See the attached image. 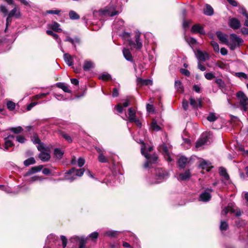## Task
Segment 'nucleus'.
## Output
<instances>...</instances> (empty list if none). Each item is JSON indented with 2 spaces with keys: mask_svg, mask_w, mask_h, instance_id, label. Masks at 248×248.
<instances>
[{
  "mask_svg": "<svg viewBox=\"0 0 248 248\" xmlns=\"http://www.w3.org/2000/svg\"><path fill=\"white\" fill-rule=\"evenodd\" d=\"M243 42V40L242 38L239 37L236 34L232 33L230 36V41L228 42L227 44L231 49L234 50L237 47L240 46Z\"/></svg>",
  "mask_w": 248,
  "mask_h": 248,
  "instance_id": "obj_1",
  "label": "nucleus"
},
{
  "mask_svg": "<svg viewBox=\"0 0 248 248\" xmlns=\"http://www.w3.org/2000/svg\"><path fill=\"white\" fill-rule=\"evenodd\" d=\"M155 171V180L151 182V184L159 183L168 177V173L162 169H156Z\"/></svg>",
  "mask_w": 248,
  "mask_h": 248,
  "instance_id": "obj_2",
  "label": "nucleus"
},
{
  "mask_svg": "<svg viewBox=\"0 0 248 248\" xmlns=\"http://www.w3.org/2000/svg\"><path fill=\"white\" fill-rule=\"evenodd\" d=\"M236 96L239 102L241 109L244 111H246L248 109V98L241 91L237 93Z\"/></svg>",
  "mask_w": 248,
  "mask_h": 248,
  "instance_id": "obj_3",
  "label": "nucleus"
},
{
  "mask_svg": "<svg viewBox=\"0 0 248 248\" xmlns=\"http://www.w3.org/2000/svg\"><path fill=\"white\" fill-rule=\"evenodd\" d=\"M37 148L40 151L39 158L44 162L48 161L50 158V155L46 146L44 144H40L38 145Z\"/></svg>",
  "mask_w": 248,
  "mask_h": 248,
  "instance_id": "obj_4",
  "label": "nucleus"
},
{
  "mask_svg": "<svg viewBox=\"0 0 248 248\" xmlns=\"http://www.w3.org/2000/svg\"><path fill=\"white\" fill-rule=\"evenodd\" d=\"M235 214L236 217L241 215L240 210L238 209L233 203H229L227 207H225L221 212V215L225 216L228 213Z\"/></svg>",
  "mask_w": 248,
  "mask_h": 248,
  "instance_id": "obj_5",
  "label": "nucleus"
},
{
  "mask_svg": "<svg viewBox=\"0 0 248 248\" xmlns=\"http://www.w3.org/2000/svg\"><path fill=\"white\" fill-rule=\"evenodd\" d=\"M141 153L147 159V161L144 164V168L146 169L151 167L153 163H155L157 159L156 155H149L145 153V149L143 146L141 148Z\"/></svg>",
  "mask_w": 248,
  "mask_h": 248,
  "instance_id": "obj_6",
  "label": "nucleus"
},
{
  "mask_svg": "<svg viewBox=\"0 0 248 248\" xmlns=\"http://www.w3.org/2000/svg\"><path fill=\"white\" fill-rule=\"evenodd\" d=\"M100 16H113L118 14V11H116L115 7L111 5L106 7L104 9L99 11Z\"/></svg>",
  "mask_w": 248,
  "mask_h": 248,
  "instance_id": "obj_7",
  "label": "nucleus"
},
{
  "mask_svg": "<svg viewBox=\"0 0 248 248\" xmlns=\"http://www.w3.org/2000/svg\"><path fill=\"white\" fill-rule=\"evenodd\" d=\"M59 242L57 237L53 234H50L47 236L44 248H53Z\"/></svg>",
  "mask_w": 248,
  "mask_h": 248,
  "instance_id": "obj_8",
  "label": "nucleus"
},
{
  "mask_svg": "<svg viewBox=\"0 0 248 248\" xmlns=\"http://www.w3.org/2000/svg\"><path fill=\"white\" fill-rule=\"evenodd\" d=\"M195 54L198 60L200 61H205L209 58V55L206 52L199 49L197 50Z\"/></svg>",
  "mask_w": 248,
  "mask_h": 248,
  "instance_id": "obj_9",
  "label": "nucleus"
},
{
  "mask_svg": "<svg viewBox=\"0 0 248 248\" xmlns=\"http://www.w3.org/2000/svg\"><path fill=\"white\" fill-rule=\"evenodd\" d=\"M135 42L132 41V46H130L131 47H134L137 49L140 50L142 47V43L140 39V34L137 33L135 36Z\"/></svg>",
  "mask_w": 248,
  "mask_h": 248,
  "instance_id": "obj_10",
  "label": "nucleus"
},
{
  "mask_svg": "<svg viewBox=\"0 0 248 248\" xmlns=\"http://www.w3.org/2000/svg\"><path fill=\"white\" fill-rule=\"evenodd\" d=\"M229 26L233 30H237L240 28L241 23L239 20L235 17H232L229 19Z\"/></svg>",
  "mask_w": 248,
  "mask_h": 248,
  "instance_id": "obj_11",
  "label": "nucleus"
},
{
  "mask_svg": "<svg viewBox=\"0 0 248 248\" xmlns=\"http://www.w3.org/2000/svg\"><path fill=\"white\" fill-rule=\"evenodd\" d=\"M209 136L207 134H203L201 138L196 142V147L199 148L207 144L209 141Z\"/></svg>",
  "mask_w": 248,
  "mask_h": 248,
  "instance_id": "obj_12",
  "label": "nucleus"
},
{
  "mask_svg": "<svg viewBox=\"0 0 248 248\" xmlns=\"http://www.w3.org/2000/svg\"><path fill=\"white\" fill-rule=\"evenodd\" d=\"M192 33H199L201 35H204L205 31L202 26L199 24L194 25L191 29Z\"/></svg>",
  "mask_w": 248,
  "mask_h": 248,
  "instance_id": "obj_13",
  "label": "nucleus"
},
{
  "mask_svg": "<svg viewBox=\"0 0 248 248\" xmlns=\"http://www.w3.org/2000/svg\"><path fill=\"white\" fill-rule=\"evenodd\" d=\"M96 150L99 153L98 161L101 163H107L108 162V159L104 155V150L99 147H96Z\"/></svg>",
  "mask_w": 248,
  "mask_h": 248,
  "instance_id": "obj_14",
  "label": "nucleus"
},
{
  "mask_svg": "<svg viewBox=\"0 0 248 248\" xmlns=\"http://www.w3.org/2000/svg\"><path fill=\"white\" fill-rule=\"evenodd\" d=\"M84 172V169H76L73 168L69 170L66 174H75L77 176H81Z\"/></svg>",
  "mask_w": 248,
  "mask_h": 248,
  "instance_id": "obj_15",
  "label": "nucleus"
},
{
  "mask_svg": "<svg viewBox=\"0 0 248 248\" xmlns=\"http://www.w3.org/2000/svg\"><path fill=\"white\" fill-rule=\"evenodd\" d=\"M15 137L14 136L10 135L4 138V148L5 150H8L9 147H12L14 145L12 140H13L14 139Z\"/></svg>",
  "mask_w": 248,
  "mask_h": 248,
  "instance_id": "obj_16",
  "label": "nucleus"
},
{
  "mask_svg": "<svg viewBox=\"0 0 248 248\" xmlns=\"http://www.w3.org/2000/svg\"><path fill=\"white\" fill-rule=\"evenodd\" d=\"M211 194L209 192H208L207 190H205L204 192L200 194L199 197V201L203 202H207L211 199Z\"/></svg>",
  "mask_w": 248,
  "mask_h": 248,
  "instance_id": "obj_17",
  "label": "nucleus"
},
{
  "mask_svg": "<svg viewBox=\"0 0 248 248\" xmlns=\"http://www.w3.org/2000/svg\"><path fill=\"white\" fill-rule=\"evenodd\" d=\"M189 101L190 105L194 108L202 107V101L201 99H198L197 101L193 97H191L189 98Z\"/></svg>",
  "mask_w": 248,
  "mask_h": 248,
  "instance_id": "obj_18",
  "label": "nucleus"
},
{
  "mask_svg": "<svg viewBox=\"0 0 248 248\" xmlns=\"http://www.w3.org/2000/svg\"><path fill=\"white\" fill-rule=\"evenodd\" d=\"M69 67H71L75 72L79 73L82 70V66L80 63H67Z\"/></svg>",
  "mask_w": 248,
  "mask_h": 248,
  "instance_id": "obj_19",
  "label": "nucleus"
},
{
  "mask_svg": "<svg viewBox=\"0 0 248 248\" xmlns=\"http://www.w3.org/2000/svg\"><path fill=\"white\" fill-rule=\"evenodd\" d=\"M137 84L140 86L152 85L153 84L152 80L143 79L140 78H137Z\"/></svg>",
  "mask_w": 248,
  "mask_h": 248,
  "instance_id": "obj_20",
  "label": "nucleus"
},
{
  "mask_svg": "<svg viewBox=\"0 0 248 248\" xmlns=\"http://www.w3.org/2000/svg\"><path fill=\"white\" fill-rule=\"evenodd\" d=\"M216 34L217 38L222 43L227 45L228 44L227 35L223 33L221 31H217Z\"/></svg>",
  "mask_w": 248,
  "mask_h": 248,
  "instance_id": "obj_21",
  "label": "nucleus"
},
{
  "mask_svg": "<svg viewBox=\"0 0 248 248\" xmlns=\"http://www.w3.org/2000/svg\"><path fill=\"white\" fill-rule=\"evenodd\" d=\"M191 176V173L189 170L185 171L184 173L179 174L178 179L179 180L185 181L188 180Z\"/></svg>",
  "mask_w": 248,
  "mask_h": 248,
  "instance_id": "obj_22",
  "label": "nucleus"
},
{
  "mask_svg": "<svg viewBox=\"0 0 248 248\" xmlns=\"http://www.w3.org/2000/svg\"><path fill=\"white\" fill-rule=\"evenodd\" d=\"M121 37L125 41H127L129 46H132V40L131 38L130 33L127 32H124L121 35Z\"/></svg>",
  "mask_w": 248,
  "mask_h": 248,
  "instance_id": "obj_23",
  "label": "nucleus"
},
{
  "mask_svg": "<svg viewBox=\"0 0 248 248\" xmlns=\"http://www.w3.org/2000/svg\"><path fill=\"white\" fill-rule=\"evenodd\" d=\"M43 167L42 165L33 167L26 173L25 176H28L32 173L40 171L43 169Z\"/></svg>",
  "mask_w": 248,
  "mask_h": 248,
  "instance_id": "obj_24",
  "label": "nucleus"
},
{
  "mask_svg": "<svg viewBox=\"0 0 248 248\" xmlns=\"http://www.w3.org/2000/svg\"><path fill=\"white\" fill-rule=\"evenodd\" d=\"M219 174L224 177V180L229 182L230 177L228 173L227 172L226 170L223 167H220L219 169Z\"/></svg>",
  "mask_w": 248,
  "mask_h": 248,
  "instance_id": "obj_25",
  "label": "nucleus"
},
{
  "mask_svg": "<svg viewBox=\"0 0 248 248\" xmlns=\"http://www.w3.org/2000/svg\"><path fill=\"white\" fill-rule=\"evenodd\" d=\"M49 27L54 31L60 32L62 31L60 28V25L56 21L52 22L51 24L49 25Z\"/></svg>",
  "mask_w": 248,
  "mask_h": 248,
  "instance_id": "obj_26",
  "label": "nucleus"
},
{
  "mask_svg": "<svg viewBox=\"0 0 248 248\" xmlns=\"http://www.w3.org/2000/svg\"><path fill=\"white\" fill-rule=\"evenodd\" d=\"M9 16L15 17L16 18H18L20 17V13L19 10L16 7H15L13 9L10 11L8 14Z\"/></svg>",
  "mask_w": 248,
  "mask_h": 248,
  "instance_id": "obj_27",
  "label": "nucleus"
},
{
  "mask_svg": "<svg viewBox=\"0 0 248 248\" xmlns=\"http://www.w3.org/2000/svg\"><path fill=\"white\" fill-rule=\"evenodd\" d=\"M136 112L132 108H128V120L130 122H133V120L136 119Z\"/></svg>",
  "mask_w": 248,
  "mask_h": 248,
  "instance_id": "obj_28",
  "label": "nucleus"
},
{
  "mask_svg": "<svg viewBox=\"0 0 248 248\" xmlns=\"http://www.w3.org/2000/svg\"><path fill=\"white\" fill-rule=\"evenodd\" d=\"M138 65H137L135 63L134 64V69L136 74L138 75H140L141 74L143 71V69L144 68L143 66L144 63H138Z\"/></svg>",
  "mask_w": 248,
  "mask_h": 248,
  "instance_id": "obj_29",
  "label": "nucleus"
},
{
  "mask_svg": "<svg viewBox=\"0 0 248 248\" xmlns=\"http://www.w3.org/2000/svg\"><path fill=\"white\" fill-rule=\"evenodd\" d=\"M124 22L122 19L115 20L113 24L112 28L113 30H119L122 27L124 26Z\"/></svg>",
  "mask_w": 248,
  "mask_h": 248,
  "instance_id": "obj_30",
  "label": "nucleus"
},
{
  "mask_svg": "<svg viewBox=\"0 0 248 248\" xmlns=\"http://www.w3.org/2000/svg\"><path fill=\"white\" fill-rule=\"evenodd\" d=\"M210 163L205 160H202L199 166L203 170H206L207 171H209L210 170Z\"/></svg>",
  "mask_w": 248,
  "mask_h": 248,
  "instance_id": "obj_31",
  "label": "nucleus"
},
{
  "mask_svg": "<svg viewBox=\"0 0 248 248\" xmlns=\"http://www.w3.org/2000/svg\"><path fill=\"white\" fill-rule=\"evenodd\" d=\"M123 53L124 57L128 61H131L132 60V57L130 50L127 48H124Z\"/></svg>",
  "mask_w": 248,
  "mask_h": 248,
  "instance_id": "obj_32",
  "label": "nucleus"
},
{
  "mask_svg": "<svg viewBox=\"0 0 248 248\" xmlns=\"http://www.w3.org/2000/svg\"><path fill=\"white\" fill-rule=\"evenodd\" d=\"M187 162V158L183 156L180 157L178 161L179 166L181 168H185Z\"/></svg>",
  "mask_w": 248,
  "mask_h": 248,
  "instance_id": "obj_33",
  "label": "nucleus"
},
{
  "mask_svg": "<svg viewBox=\"0 0 248 248\" xmlns=\"http://www.w3.org/2000/svg\"><path fill=\"white\" fill-rule=\"evenodd\" d=\"M57 87L62 89L64 92L70 93L71 90L69 89L68 86L64 83H56Z\"/></svg>",
  "mask_w": 248,
  "mask_h": 248,
  "instance_id": "obj_34",
  "label": "nucleus"
},
{
  "mask_svg": "<svg viewBox=\"0 0 248 248\" xmlns=\"http://www.w3.org/2000/svg\"><path fill=\"white\" fill-rule=\"evenodd\" d=\"M218 118V115L214 112H210L207 117V120L210 122H214L216 121Z\"/></svg>",
  "mask_w": 248,
  "mask_h": 248,
  "instance_id": "obj_35",
  "label": "nucleus"
},
{
  "mask_svg": "<svg viewBox=\"0 0 248 248\" xmlns=\"http://www.w3.org/2000/svg\"><path fill=\"white\" fill-rule=\"evenodd\" d=\"M120 232L113 230H108L105 232L104 233L105 236H107L110 237H116Z\"/></svg>",
  "mask_w": 248,
  "mask_h": 248,
  "instance_id": "obj_36",
  "label": "nucleus"
},
{
  "mask_svg": "<svg viewBox=\"0 0 248 248\" xmlns=\"http://www.w3.org/2000/svg\"><path fill=\"white\" fill-rule=\"evenodd\" d=\"M204 14L207 16H211L214 14L213 8L209 5L207 4L204 9Z\"/></svg>",
  "mask_w": 248,
  "mask_h": 248,
  "instance_id": "obj_37",
  "label": "nucleus"
},
{
  "mask_svg": "<svg viewBox=\"0 0 248 248\" xmlns=\"http://www.w3.org/2000/svg\"><path fill=\"white\" fill-rule=\"evenodd\" d=\"M46 33L48 35L53 36V37L57 41V42L60 45L61 43V40L59 37V35L54 33L52 31L47 30Z\"/></svg>",
  "mask_w": 248,
  "mask_h": 248,
  "instance_id": "obj_38",
  "label": "nucleus"
},
{
  "mask_svg": "<svg viewBox=\"0 0 248 248\" xmlns=\"http://www.w3.org/2000/svg\"><path fill=\"white\" fill-rule=\"evenodd\" d=\"M69 16L72 20H77L80 18V16L75 11L73 10L69 11Z\"/></svg>",
  "mask_w": 248,
  "mask_h": 248,
  "instance_id": "obj_39",
  "label": "nucleus"
},
{
  "mask_svg": "<svg viewBox=\"0 0 248 248\" xmlns=\"http://www.w3.org/2000/svg\"><path fill=\"white\" fill-rule=\"evenodd\" d=\"M175 88L177 90V91L182 93L184 91V88L183 85L181 81L179 80H176L175 82Z\"/></svg>",
  "mask_w": 248,
  "mask_h": 248,
  "instance_id": "obj_40",
  "label": "nucleus"
},
{
  "mask_svg": "<svg viewBox=\"0 0 248 248\" xmlns=\"http://www.w3.org/2000/svg\"><path fill=\"white\" fill-rule=\"evenodd\" d=\"M54 155L57 158L60 159L63 155V152L59 148H56L54 150Z\"/></svg>",
  "mask_w": 248,
  "mask_h": 248,
  "instance_id": "obj_41",
  "label": "nucleus"
},
{
  "mask_svg": "<svg viewBox=\"0 0 248 248\" xmlns=\"http://www.w3.org/2000/svg\"><path fill=\"white\" fill-rule=\"evenodd\" d=\"M99 78L102 80L108 81V80L111 79V77L110 75L108 73L102 74L99 76Z\"/></svg>",
  "mask_w": 248,
  "mask_h": 248,
  "instance_id": "obj_42",
  "label": "nucleus"
},
{
  "mask_svg": "<svg viewBox=\"0 0 248 248\" xmlns=\"http://www.w3.org/2000/svg\"><path fill=\"white\" fill-rule=\"evenodd\" d=\"M9 130L15 134H17L21 133L23 130V129L21 126H17L16 127H11Z\"/></svg>",
  "mask_w": 248,
  "mask_h": 248,
  "instance_id": "obj_43",
  "label": "nucleus"
},
{
  "mask_svg": "<svg viewBox=\"0 0 248 248\" xmlns=\"http://www.w3.org/2000/svg\"><path fill=\"white\" fill-rule=\"evenodd\" d=\"M35 160L33 157H30L24 161V164L25 166H29L30 165L34 164Z\"/></svg>",
  "mask_w": 248,
  "mask_h": 248,
  "instance_id": "obj_44",
  "label": "nucleus"
},
{
  "mask_svg": "<svg viewBox=\"0 0 248 248\" xmlns=\"http://www.w3.org/2000/svg\"><path fill=\"white\" fill-rule=\"evenodd\" d=\"M63 58L65 62H72L74 61V57L71 56L68 53L64 54Z\"/></svg>",
  "mask_w": 248,
  "mask_h": 248,
  "instance_id": "obj_45",
  "label": "nucleus"
},
{
  "mask_svg": "<svg viewBox=\"0 0 248 248\" xmlns=\"http://www.w3.org/2000/svg\"><path fill=\"white\" fill-rule=\"evenodd\" d=\"M7 107L9 110L12 111L15 109L16 104L14 102L9 101L7 103Z\"/></svg>",
  "mask_w": 248,
  "mask_h": 248,
  "instance_id": "obj_46",
  "label": "nucleus"
},
{
  "mask_svg": "<svg viewBox=\"0 0 248 248\" xmlns=\"http://www.w3.org/2000/svg\"><path fill=\"white\" fill-rule=\"evenodd\" d=\"M93 67V63H85L83 66V69L84 71H89Z\"/></svg>",
  "mask_w": 248,
  "mask_h": 248,
  "instance_id": "obj_47",
  "label": "nucleus"
},
{
  "mask_svg": "<svg viewBox=\"0 0 248 248\" xmlns=\"http://www.w3.org/2000/svg\"><path fill=\"white\" fill-rule=\"evenodd\" d=\"M228 228V223L224 221H221L220 222V229L221 231H226Z\"/></svg>",
  "mask_w": 248,
  "mask_h": 248,
  "instance_id": "obj_48",
  "label": "nucleus"
},
{
  "mask_svg": "<svg viewBox=\"0 0 248 248\" xmlns=\"http://www.w3.org/2000/svg\"><path fill=\"white\" fill-rule=\"evenodd\" d=\"M152 129L155 131H158L160 129V126L157 124L156 122L153 121L151 124Z\"/></svg>",
  "mask_w": 248,
  "mask_h": 248,
  "instance_id": "obj_49",
  "label": "nucleus"
},
{
  "mask_svg": "<svg viewBox=\"0 0 248 248\" xmlns=\"http://www.w3.org/2000/svg\"><path fill=\"white\" fill-rule=\"evenodd\" d=\"M211 44L212 46H213L214 50L216 52H218L219 51V45H218V44L215 41H212L211 42Z\"/></svg>",
  "mask_w": 248,
  "mask_h": 248,
  "instance_id": "obj_50",
  "label": "nucleus"
},
{
  "mask_svg": "<svg viewBox=\"0 0 248 248\" xmlns=\"http://www.w3.org/2000/svg\"><path fill=\"white\" fill-rule=\"evenodd\" d=\"M235 75L241 79L247 78V75L243 72L235 73Z\"/></svg>",
  "mask_w": 248,
  "mask_h": 248,
  "instance_id": "obj_51",
  "label": "nucleus"
},
{
  "mask_svg": "<svg viewBox=\"0 0 248 248\" xmlns=\"http://www.w3.org/2000/svg\"><path fill=\"white\" fill-rule=\"evenodd\" d=\"M49 94V93H40L34 96V98L36 99H39L45 97L46 96H47L48 94Z\"/></svg>",
  "mask_w": 248,
  "mask_h": 248,
  "instance_id": "obj_52",
  "label": "nucleus"
},
{
  "mask_svg": "<svg viewBox=\"0 0 248 248\" xmlns=\"http://www.w3.org/2000/svg\"><path fill=\"white\" fill-rule=\"evenodd\" d=\"M16 141L20 143H23L26 141V139L23 136H17L16 137Z\"/></svg>",
  "mask_w": 248,
  "mask_h": 248,
  "instance_id": "obj_53",
  "label": "nucleus"
},
{
  "mask_svg": "<svg viewBox=\"0 0 248 248\" xmlns=\"http://www.w3.org/2000/svg\"><path fill=\"white\" fill-rule=\"evenodd\" d=\"M215 82L220 87L223 88L224 87V85H225L224 82L221 79H220V78L216 79L215 80Z\"/></svg>",
  "mask_w": 248,
  "mask_h": 248,
  "instance_id": "obj_54",
  "label": "nucleus"
},
{
  "mask_svg": "<svg viewBox=\"0 0 248 248\" xmlns=\"http://www.w3.org/2000/svg\"><path fill=\"white\" fill-rule=\"evenodd\" d=\"M62 136L63 138H64L68 142H72V139L71 137L66 133H62Z\"/></svg>",
  "mask_w": 248,
  "mask_h": 248,
  "instance_id": "obj_55",
  "label": "nucleus"
},
{
  "mask_svg": "<svg viewBox=\"0 0 248 248\" xmlns=\"http://www.w3.org/2000/svg\"><path fill=\"white\" fill-rule=\"evenodd\" d=\"M61 10H47L46 11V14H54V15H59L61 13Z\"/></svg>",
  "mask_w": 248,
  "mask_h": 248,
  "instance_id": "obj_56",
  "label": "nucleus"
},
{
  "mask_svg": "<svg viewBox=\"0 0 248 248\" xmlns=\"http://www.w3.org/2000/svg\"><path fill=\"white\" fill-rule=\"evenodd\" d=\"M0 188H1L2 190L5 191L8 193H12L11 189L9 187L5 186L2 185H0Z\"/></svg>",
  "mask_w": 248,
  "mask_h": 248,
  "instance_id": "obj_57",
  "label": "nucleus"
},
{
  "mask_svg": "<svg viewBox=\"0 0 248 248\" xmlns=\"http://www.w3.org/2000/svg\"><path fill=\"white\" fill-rule=\"evenodd\" d=\"M0 11L2 13L4 16L8 15V11L6 7L4 5H1L0 6Z\"/></svg>",
  "mask_w": 248,
  "mask_h": 248,
  "instance_id": "obj_58",
  "label": "nucleus"
},
{
  "mask_svg": "<svg viewBox=\"0 0 248 248\" xmlns=\"http://www.w3.org/2000/svg\"><path fill=\"white\" fill-rule=\"evenodd\" d=\"M162 152L164 153V155H165L167 156H169V153L168 148L164 144H163V145H162ZM168 157H169V158H170L169 156H168Z\"/></svg>",
  "mask_w": 248,
  "mask_h": 248,
  "instance_id": "obj_59",
  "label": "nucleus"
},
{
  "mask_svg": "<svg viewBox=\"0 0 248 248\" xmlns=\"http://www.w3.org/2000/svg\"><path fill=\"white\" fill-rule=\"evenodd\" d=\"M86 240L83 238H81L79 241V248H85V244Z\"/></svg>",
  "mask_w": 248,
  "mask_h": 248,
  "instance_id": "obj_60",
  "label": "nucleus"
},
{
  "mask_svg": "<svg viewBox=\"0 0 248 248\" xmlns=\"http://www.w3.org/2000/svg\"><path fill=\"white\" fill-rule=\"evenodd\" d=\"M205 77L208 80H211L215 78V76L212 73H207L205 74Z\"/></svg>",
  "mask_w": 248,
  "mask_h": 248,
  "instance_id": "obj_61",
  "label": "nucleus"
},
{
  "mask_svg": "<svg viewBox=\"0 0 248 248\" xmlns=\"http://www.w3.org/2000/svg\"><path fill=\"white\" fill-rule=\"evenodd\" d=\"M85 163V160L84 158L82 157H80L78 158V167H82Z\"/></svg>",
  "mask_w": 248,
  "mask_h": 248,
  "instance_id": "obj_62",
  "label": "nucleus"
},
{
  "mask_svg": "<svg viewBox=\"0 0 248 248\" xmlns=\"http://www.w3.org/2000/svg\"><path fill=\"white\" fill-rule=\"evenodd\" d=\"M186 41L189 44H191L192 45L196 44L197 43L196 39L193 37L187 38Z\"/></svg>",
  "mask_w": 248,
  "mask_h": 248,
  "instance_id": "obj_63",
  "label": "nucleus"
},
{
  "mask_svg": "<svg viewBox=\"0 0 248 248\" xmlns=\"http://www.w3.org/2000/svg\"><path fill=\"white\" fill-rule=\"evenodd\" d=\"M61 239H62V247H63V248H64L65 247H66V245H67V239L63 235H62L61 236Z\"/></svg>",
  "mask_w": 248,
  "mask_h": 248,
  "instance_id": "obj_64",
  "label": "nucleus"
}]
</instances>
